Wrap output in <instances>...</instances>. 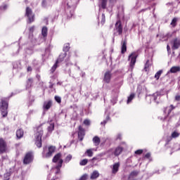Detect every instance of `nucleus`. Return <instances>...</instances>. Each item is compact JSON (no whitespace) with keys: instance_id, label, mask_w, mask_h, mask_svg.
Listing matches in <instances>:
<instances>
[{"instance_id":"393cba45","label":"nucleus","mask_w":180,"mask_h":180,"mask_svg":"<svg viewBox=\"0 0 180 180\" xmlns=\"http://www.w3.org/2000/svg\"><path fill=\"white\" fill-rule=\"evenodd\" d=\"M99 176V173L97 171H94L91 175V179L94 180Z\"/></svg>"},{"instance_id":"39448f33","label":"nucleus","mask_w":180,"mask_h":180,"mask_svg":"<svg viewBox=\"0 0 180 180\" xmlns=\"http://www.w3.org/2000/svg\"><path fill=\"white\" fill-rule=\"evenodd\" d=\"M114 34H118L120 36L122 35L123 33V25L120 20H118L115 24L114 27Z\"/></svg>"},{"instance_id":"a18cd8bd","label":"nucleus","mask_w":180,"mask_h":180,"mask_svg":"<svg viewBox=\"0 0 180 180\" xmlns=\"http://www.w3.org/2000/svg\"><path fill=\"white\" fill-rule=\"evenodd\" d=\"M41 6L42 7L45 8L46 6V0H43L41 2Z\"/></svg>"},{"instance_id":"dca6fc26","label":"nucleus","mask_w":180,"mask_h":180,"mask_svg":"<svg viewBox=\"0 0 180 180\" xmlns=\"http://www.w3.org/2000/svg\"><path fill=\"white\" fill-rule=\"evenodd\" d=\"M63 162V160H60V161L58 162V165L55 167L56 169L55 174L56 175L60 174V168L62 167Z\"/></svg>"},{"instance_id":"412c9836","label":"nucleus","mask_w":180,"mask_h":180,"mask_svg":"<svg viewBox=\"0 0 180 180\" xmlns=\"http://www.w3.org/2000/svg\"><path fill=\"white\" fill-rule=\"evenodd\" d=\"M100 6L102 9H106L108 0H99Z\"/></svg>"},{"instance_id":"b1692460","label":"nucleus","mask_w":180,"mask_h":180,"mask_svg":"<svg viewBox=\"0 0 180 180\" xmlns=\"http://www.w3.org/2000/svg\"><path fill=\"white\" fill-rule=\"evenodd\" d=\"M47 32H48V29L46 26H44L41 30V34L43 37H47Z\"/></svg>"},{"instance_id":"603ef678","label":"nucleus","mask_w":180,"mask_h":180,"mask_svg":"<svg viewBox=\"0 0 180 180\" xmlns=\"http://www.w3.org/2000/svg\"><path fill=\"white\" fill-rule=\"evenodd\" d=\"M109 2L111 4H115L117 2V0H109Z\"/></svg>"},{"instance_id":"0eeeda50","label":"nucleus","mask_w":180,"mask_h":180,"mask_svg":"<svg viewBox=\"0 0 180 180\" xmlns=\"http://www.w3.org/2000/svg\"><path fill=\"white\" fill-rule=\"evenodd\" d=\"M171 44H172V50H177L180 47V39L179 38H174L171 41Z\"/></svg>"},{"instance_id":"7ed1b4c3","label":"nucleus","mask_w":180,"mask_h":180,"mask_svg":"<svg viewBox=\"0 0 180 180\" xmlns=\"http://www.w3.org/2000/svg\"><path fill=\"white\" fill-rule=\"evenodd\" d=\"M43 136V130L41 127H39L37 128V133L36 134L35 137V145L37 146V148H40L42 146V141H41V137Z\"/></svg>"},{"instance_id":"ea45409f","label":"nucleus","mask_w":180,"mask_h":180,"mask_svg":"<svg viewBox=\"0 0 180 180\" xmlns=\"http://www.w3.org/2000/svg\"><path fill=\"white\" fill-rule=\"evenodd\" d=\"M88 175L86 174L82 175L79 180H87Z\"/></svg>"},{"instance_id":"49530a36","label":"nucleus","mask_w":180,"mask_h":180,"mask_svg":"<svg viewBox=\"0 0 180 180\" xmlns=\"http://www.w3.org/2000/svg\"><path fill=\"white\" fill-rule=\"evenodd\" d=\"M34 30V26H31L29 29L30 32L32 33Z\"/></svg>"},{"instance_id":"aec40b11","label":"nucleus","mask_w":180,"mask_h":180,"mask_svg":"<svg viewBox=\"0 0 180 180\" xmlns=\"http://www.w3.org/2000/svg\"><path fill=\"white\" fill-rule=\"evenodd\" d=\"M66 56H67V53H60V55H59L58 58L56 61V63L58 64L59 63L63 62Z\"/></svg>"},{"instance_id":"c756f323","label":"nucleus","mask_w":180,"mask_h":180,"mask_svg":"<svg viewBox=\"0 0 180 180\" xmlns=\"http://www.w3.org/2000/svg\"><path fill=\"white\" fill-rule=\"evenodd\" d=\"M180 136V134L178 133L177 131H174L171 137L172 139H176Z\"/></svg>"},{"instance_id":"bb28decb","label":"nucleus","mask_w":180,"mask_h":180,"mask_svg":"<svg viewBox=\"0 0 180 180\" xmlns=\"http://www.w3.org/2000/svg\"><path fill=\"white\" fill-rule=\"evenodd\" d=\"M134 98V93H131V94H130V96L128 97L127 103L129 104V103H131Z\"/></svg>"},{"instance_id":"4468645a","label":"nucleus","mask_w":180,"mask_h":180,"mask_svg":"<svg viewBox=\"0 0 180 180\" xmlns=\"http://www.w3.org/2000/svg\"><path fill=\"white\" fill-rule=\"evenodd\" d=\"M122 47H121V53L122 54H124L127 52V39H124L123 41H122Z\"/></svg>"},{"instance_id":"6e6d98bb","label":"nucleus","mask_w":180,"mask_h":180,"mask_svg":"<svg viewBox=\"0 0 180 180\" xmlns=\"http://www.w3.org/2000/svg\"><path fill=\"white\" fill-rule=\"evenodd\" d=\"M167 51H168V52L170 51V50H171V48H170V46H169V44H167Z\"/></svg>"},{"instance_id":"69168bd1","label":"nucleus","mask_w":180,"mask_h":180,"mask_svg":"<svg viewBox=\"0 0 180 180\" xmlns=\"http://www.w3.org/2000/svg\"><path fill=\"white\" fill-rule=\"evenodd\" d=\"M9 179V177H8V179L6 180H8Z\"/></svg>"},{"instance_id":"5fc2aeb1","label":"nucleus","mask_w":180,"mask_h":180,"mask_svg":"<svg viewBox=\"0 0 180 180\" xmlns=\"http://www.w3.org/2000/svg\"><path fill=\"white\" fill-rule=\"evenodd\" d=\"M108 121L105 120L103 122H101V124H103L104 126L107 124Z\"/></svg>"},{"instance_id":"f704fd0d","label":"nucleus","mask_w":180,"mask_h":180,"mask_svg":"<svg viewBox=\"0 0 180 180\" xmlns=\"http://www.w3.org/2000/svg\"><path fill=\"white\" fill-rule=\"evenodd\" d=\"M70 49V45H69V44H66V45L63 47V51L65 53H67V52L69 51Z\"/></svg>"},{"instance_id":"c85d7f7f","label":"nucleus","mask_w":180,"mask_h":180,"mask_svg":"<svg viewBox=\"0 0 180 180\" xmlns=\"http://www.w3.org/2000/svg\"><path fill=\"white\" fill-rule=\"evenodd\" d=\"M163 70H158V72H157V73L155 75V78L158 80L161 76V75L162 74Z\"/></svg>"},{"instance_id":"c03bdc74","label":"nucleus","mask_w":180,"mask_h":180,"mask_svg":"<svg viewBox=\"0 0 180 180\" xmlns=\"http://www.w3.org/2000/svg\"><path fill=\"white\" fill-rule=\"evenodd\" d=\"M84 124L86 125V126H89L90 125V121L89 120H85L84 121Z\"/></svg>"},{"instance_id":"0e129e2a","label":"nucleus","mask_w":180,"mask_h":180,"mask_svg":"<svg viewBox=\"0 0 180 180\" xmlns=\"http://www.w3.org/2000/svg\"><path fill=\"white\" fill-rule=\"evenodd\" d=\"M96 158H94L93 159H92V160H94Z\"/></svg>"},{"instance_id":"423d86ee","label":"nucleus","mask_w":180,"mask_h":180,"mask_svg":"<svg viewBox=\"0 0 180 180\" xmlns=\"http://www.w3.org/2000/svg\"><path fill=\"white\" fill-rule=\"evenodd\" d=\"M34 155L32 151L27 152L23 159L24 165H29L33 162Z\"/></svg>"},{"instance_id":"680f3d73","label":"nucleus","mask_w":180,"mask_h":180,"mask_svg":"<svg viewBox=\"0 0 180 180\" xmlns=\"http://www.w3.org/2000/svg\"><path fill=\"white\" fill-rule=\"evenodd\" d=\"M128 180H134V179H129V176Z\"/></svg>"},{"instance_id":"8fccbe9b","label":"nucleus","mask_w":180,"mask_h":180,"mask_svg":"<svg viewBox=\"0 0 180 180\" xmlns=\"http://www.w3.org/2000/svg\"><path fill=\"white\" fill-rule=\"evenodd\" d=\"M150 153H148L146 155H145V158H147V159H149L150 158Z\"/></svg>"},{"instance_id":"f03ea898","label":"nucleus","mask_w":180,"mask_h":180,"mask_svg":"<svg viewBox=\"0 0 180 180\" xmlns=\"http://www.w3.org/2000/svg\"><path fill=\"white\" fill-rule=\"evenodd\" d=\"M9 105V98H3L1 100V115L3 117L8 116V107Z\"/></svg>"},{"instance_id":"f3484780","label":"nucleus","mask_w":180,"mask_h":180,"mask_svg":"<svg viewBox=\"0 0 180 180\" xmlns=\"http://www.w3.org/2000/svg\"><path fill=\"white\" fill-rule=\"evenodd\" d=\"M16 137L18 139H20L23 138V136L25 135V132L23 131V129H20L16 131Z\"/></svg>"},{"instance_id":"5701e85b","label":"nucleus","mask_w":180,"mask_h":180,"mask_svg":"<svg viewBox=\"0 0 180 180\" xmlns=\"http://www.w3.org/2000/svg\"><path fill=\"white\" fill-rule=\"evenodd\" d=\"M60 158H61L60 153L56 154L52 160L53 162L56 163L58 160L60 161V160H62L60 159Z\"/></svg>"},{"instance_id":"de8ad7c7","label":"nucleus","mask_w":180,"mask_h":180,"mask_svg":"<svg viewBox=\"0 0 180 180\" xmlns=\"http://www.w3.org/2000/svg\"><path fill=\"white\" fill-rule=\"evenodd\" d=\"M32 71V68H31V66H28L27 68V72H31Z\"/></svg>"},{"instance_id":"c9c22d12","label":"nucleus","mask_w":180,"mask_h":180,"mask_svg":"<svg viewBox=\"0 0 180 180\" xmlns=\"http://www.w3.org/2000/svg\"><path fill=\"white\" fill-rule=\"evenodd\" d=\"M150 63L149 59L146 61V63L145 64V70L147 71V70L150 67Z\"/></svg>"},{"instance_id":"13d9d810","label":"nucleus","mask_w":180,"mask_h":180,"mask_svg":"<svg viewBox=\"0 0 180 180\" xmlns=\"http://www.w3.org/2000/svg\"><path fill=\"white\" fill-rule=\"evenodd\" d=\"M172 138L171 137V139H167V142H169V141H172Z\"/></svg>"},{"instance_id":"ddd939ff","label":"nucleus","mask_w":180,"mask_h":180,"mask_svg":"<svg viewBox=\"0 0 180 180\" xmlns=\"http://www.w3.org/2000/svg\"><path fill=\"white\" fill-rule=\"evenodd\" d=\"M174 109H175V107H174V105H173V104H171V105H169V107L165 108L164 112L165 114H167V117L169 116L172 111L174 110Z\"/></svg>"},{"instance_id":"a211bd4d","label":"nucleus","mask_w":180,"mask_h":180,"mask_svg":"<svg viewBox=\"0 0 180 180\" xmlns=\"http://www.w3.org/2000/svg\"><path fill=\"white\" fill-rule=\"evenodd\" d=\"M120 167V165L119 162L114 164L112 169V173L115 174L119 171Z\"/></svg>"},{"instance_id":"4d7b16f0","label":"nucleus","mask_w":180,"mask_h":180,"mask_svg":"<svg viewBox=\"0 0 180 180\" xmlns=\"http://www.w3.org/2000/svg\"><path fill=\"white\" fill-rule=\"evenodd\" d=\"M146 11V8H145V9H141L140 11H139V13H141V12H143V11Z\"/></svg>"},{"instance_id":"20e7f679","label":"nucleus","mask_w":180,"mask_h":180,"mask_svg":"<svg viewBox=\"0 0 180 180\" xmlns=\"http://www.w3.org/2000/svg\"><path fill=\"white\" fill-rule=\"evenodd\" d=\"M25 17L28 18V23L31 24L34 21L35 14L33 13L32 8L27 6L25 8Z\"/></svg>"},{"instance_id":"cd10ccee","label":"nucleus","mask_w":180,"mask_h":180,"mask_svg":"<svg viewBox=\"0 0 180 180\" xmlns=\"http://www.w3.org/2000/svg\"><path fill=\"white\" fill-rule=\"evenodd\" d=\"M139 174V172H136V171H134L132 172L130 174H129V179H133L135 177V176H137V175Z\"/></svg>"},{"instance_id":"bf43d9fd","label":"nucleus","mask_w":180,"mask_h":180,"mask_svg":"<svg viewBox=\"0 0 180 180\" xmlns=\"http://www.w3.org/2000/svg\"><path fill=\"white\" fill-rule=\"evenodd\" d=\"M49 88H50V89H52V88H53V84H51V86H49Z\"/></svg>"},{"instance_id":"864d4df0","label":"nucleus","mask_w":180,"mask_h":180,"mask_svg":"<svg viewBox=\"0 0 180 180\" xmlns=\"http://www.w3.org/2000/svg\"><path fill=\"white\" fill-rule=\"evenodd\" d=\"M110 117L109 115H108L107 117H106V119H105V121H107V122H108L110 121Z\"/></svg>"},{"instance_id":"e433bc0d","label":"nucleus","mask_w":180,"mask_h":180,"mask_svg":"<svg viewBox=\"0 0 180 180\" xmlns=\"http://www.w3.org/2000/svg\"><path fill=\"white\" fill-rule=\"evenodd\" d=\"M72 158V156L71 155H68L65 159V162L68 163Z\"/></svg>"},{"instance_id":"338daca9","label":"nucleus","mask_w":180,"mask_h":180,"mask_svg":"<svg viewBox=\"0 0 180 180\" xmlns=\"http://www.w3.org/2000/svg\"><path fill=\"white\" fill-rule=\"evenodd\" d=\"M53 180H55V179H53Z\"/></svg>"},{"instance_id":"6e6552de","label":"nucleus","mask_w":180,"mask_h":180,"mask_svg":"<svg viewBox=\"0 0 180 180\" xmlns=\"http://www.w3.org/2000/svg\"><path fill=\"white\" fill-rule=\"evenodd\" d=\"M137 57L138 56L136 55V52H132L131 55H129V60H131V62H130L131 67H134L135 65Z\"/></svg>"},{"instance_id":"473e14b6","label":"nucleus","mask_w":180,"mask_h":180,"mask_svg":"<svg viewBox=\"0 0 180 180\" xmlns=\"http://www.w3.org/2000/svg\"><path fill=\"white\" fill-rule=\"evenodd\" d=\"M27 84L30 87L32 86V84H33V79H32V77H30L29 79H27Z\"/></svg>"},{"instance_id":"4be33fe9","label":"nucleus","mask_w":180,"mask_h":180,"mask_svg":"<svg viewBox=\"0 0 180 180\" xmlns=\"http://www.w3.org/2000/svg\"><path fill=\"white\" fill-rule=\"evenodd\" d=\"M93 142H94L95 146H98L101 143V139L98 136H95L93 139Z\"/></svg>"},{"instance_id":"a878e982","label":"nucleus","mask_w":180,"mask_h":180,"mask_svg":"<svg viewBox=\"0 0 180 180\" xmlns=\"http://www.w3.org/2000/svg\"><path fill=\"white\" fill-rule=\"evenodd\" d=\"M177 21H178V19L177 18L174 17L171 22V25L173 27H175L177 25Z\"/></svg>"},{"instance_id":"3c124183","label":"nucleus","mask_w":180,"mask_h":180,"mask_svg":"<svg viewBox=\"0 0 180 180\" xmlns=\"http://www.w3.org/2000/svg\"><path fill=\"white\" fill-rule=\"evenodd\" d=\"M36 78L37 79V80L39 82L41 79V76L40 75H36Z\"/></svg>"},{"instance_id":"37998d69","label":"nucleus","mask_w":180,"mask_h":180,"mask_svg":"<svg viewBox=\"0 0 180 180\" xmlns=\"http://www.w3.org/2000/svg\"><path fill=\"white\" fill-rule=\"evenodd\" d=\"M143 150H136V151L135 152V154L140 155H141V154L143 153Z\"/></svg>"},{"instance_id":"f8f14e48","label":"nucleus","mask_w":180,"mask_h":180,"mask_svg":"<svg viewBox=\"0 0 180 180\" xmlns=\"http://www.w3.org/2000/svg\"><path fill=\"white\" fill-rule=\"evenodd\" d=\"M111 77H112V73L111 72H110V70H108V72H105L104 75L103 81L105 83L109 84L110 82Z\"/></svg>"},{"instance_id":"2f4dec72","label":"nucleus","mask_w":180,"mask_h":180,"mask_svg":"<svg viewBox=\"0 0 180 180\" xmlns=\"http://www.w3.org/2000/svg\"><path fill=\"white\" fill-rule=\"evenodd\" d=\"M58 63H57V62H56V63L53 65V66H52V68L51 69V72L52 74L56 71V68H58Z\"/></svg>"},{"instance_id":"1a4fd4ad","label":"nucleus","mask_w":180,"mask_h":180,"mask_svg":"<svg viewBox=\"0 0 180 180\" xmlns=\"http://www.w3.org/2000/svg\"><path fill=\"white\" fill-rule=\"evenodd\" d=\"M85 136V130L83 127L80 125L78 127V139L80 141H82Z\"/></svg>"},{"instance_id":"f257e3e1","label":"nucleus","mask_w":180,"mask_h":180,"mask_svg":"<svg viewBox=\"0 0 180 180\" xmlns=\"http://www.w3.org/2000/svg\"><path fill=\"white\" fill-rule=\"evenodd\" d=\"M56 150V148L53 146H44L41 153L43 158H50L53 156Z\"/></svg>"},{"instance_id":"e2e57ef3","label":"nucleus","mask_w":180,"mask_h":180,"mask_svg":"<svg viewBox=\"0 0 180 180\" xmlns=\"http://www.w3.org/2000/svg\"><path fill=\"white\" fill-rule=\"evenodd\" d=\"M117 138H118V139H120V135H119Z\"/></svg>"},{"instance_id":"79ce46f5","label":"nucleus","mask_w":180,"mask_h":180,"mask_svg":"<svg viewBox=\"0 0 180 180\" xmlns=\"http://www.w3.org/2000/svg\"><path fill=\"white\" fill-rule=\"evenodd\" d=\"M7 9H8V4H3L2 10L3 11H6Z\"/></svg>"},{"instance_id":"7c9ffc66","label":"nucleus","mask_w":180,"mask_h":180,"mask_svg":"<svg viewBox=\"0 0 180 180\" xmlns=\"http://www.w3.org/2000/svg\"><path fill=\"white\" fill-rule=\"evenodd\" d=\"M94 153L92 152L91 149H89L85 153V155H87L88 157L91 158L93 156Z\"/></svg>"},{"instance_id":"9b49d317","label":"nucleus","mask_w":180,"mask_h":180,"mask_svg":"<svg viewBox=\"0 0 180 180\" xmlns=\"http://www.w3.org/2000/svg\"><path fill=\"white\" fill-rule=\"evenodd\" d=\"M52 105H53L52 100H48L47 101H44L43 104V109L47 111L51 108Z\"/></svg>"},{"instance_id":"a19ab883","label":"nucleus","mask_w":180,"mask_h":180,"mask_svg":"<svg viewBox=\"0 0 180 180\" xmlns=\"http://www.w3.org/2000/svg\"><path fill=\"white\" fill-rule=\"evenodd\" d=\"M54 129V124H51L49 127H48V130L49 131H52Z\"/></svg>"},{"instance_id":"58836bf2","label":"nucleus","mask_w":180,"mask_h":180,"mask_svg":"<svg viewBox=\"0 0 180 180\" xmlns=\"http://www.w3.org/2000/svg\"><path fill=\"white\" fill-rule=\"evenodd\" d=\"M54 98L58 103H61V98L59 97V96H55Z\"/></svg>"},{"instance_id":"4c0bfd02","label":"nucleus","mask_w":180,"mask_h":180,"mask_svg":"<svg viewBox=\"0 0 180 180\" xmlns=\"http://www.w3.org/2000/svg\"><path fill=\"white\" fill-rule=\"evenodd\" d=\"M87 163H88V160H87V159H84V160H82L79 162V165H80L81 166H84V165H86Z\"/></svg>"},{"instance_id":"9d476101","label":"nucleus","mask_w":180,"mask_h":180,"mask_svg":"<svg viewBox=\"0 0 180 180\" xmlns=\"http://www.w3.org/2000/svg\"><path fill=\"white\" fill-rule=\"evenodd\" d=\"M8 153V144L4 139H1V153Z\"/></svg>"},{"instance_id":"09e8293b","label":"nucleus","mask_w":180,"mask_h":180,"mask_svg":"<svg viewBox=\"0 0 180 180\" xmlns=\"http://www.w3.org/2000/svg\"><path fill=\"white\" fill-rule=\"evenodd\" d=\"M175 101L178 102L180 101V95H176L175 96Z\"/></svg>"},{"instance_id":"72a5a7b5","label":"nucleus","mask_w":180,"mask_h":180,"mask_svg":"<svg viewBox=\"0 0 180 180\" xmlns=\"http://www.w3.org/2000/svg\"><path fill=\"white\" fill-rule=\"evenodd\" d=\"M105 23V13H102L101 24L103 25Z\"/></svg>"},{"instance_id":"6ab92c4d","label":"nucleus","mask_w":180,"mask_h":180,"mask_svg":"<svg viewBox=\"0 0 180 180\" xmlns=\"http://www.w3.org/2000/svg\"><path fill=\"white\" fill-rule=\"evenodd\" d=\"M124 148L121 146H118L115 148L114 151V155L115 156H119L123 151Z\"/></svg>"},{"instance_id":"2eb2a0df","label":"nucleus","mask_w":180,"mask_h":180,"mask_svg":"<svg viewBox=\"0 0 180 180\" xmlns=\"http://www.w3.org/2000/svg\"><path fill=\"white\" fill-rule=\"evenodd\" d=\"M180 72V66H172V68H171L170 70H169V72H167V75L169 73H176V72Z\"/></svg>"},{"instance_id":"052dcab7","label":"nucleus","mask_w":180,"mask_h":180,"mask_svg":"<svg viewBox=\"0 0 180 180\" xmlns=\"http://www.w3.org/2000/svg\"><path fill=\"white\" fill-rule=\"evenodd\" d=\"M156 99H157V97L155 96L154 101H156Z\"/></svg>"}]
</instances>
